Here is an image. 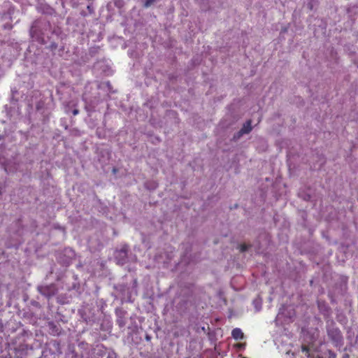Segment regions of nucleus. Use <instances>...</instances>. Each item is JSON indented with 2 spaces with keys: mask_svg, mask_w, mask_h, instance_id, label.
Segmentation results:
<instances>
[{
  "mask_svg": "<svg viewBox=\"0 0 358 358\" xmlns=\"http://www.w3.org/2000/svg\"><path fill=\"white\" fill-rule=\"evenodd\" d=\"M156 0H144L143 6L145 8L150 7L152 4L155 2Z\"/></svg>",
  "mask_w": 358,
  "mask_h": 358,
  "instance_id": "obj_7",
  "label": "nucleus"
},
{
  "mask_svg": "<svg viewBox=\"0 0 358 358\" xmlns=\"http://www.w3.org/2000/svg\"><path fill=\"white\" fill-rule=\"evenodd\" d=\"M236 347L238 349H244L245 347V343H238V344H236Z\"/></svg>",
  "mask_w": 358,
  "mask_h": 358,
  "instance_id": "obj_11",
  "label": "nucleus"
},
{
  "mask_svg": "<svg viewBox=\"0 0 358 358\" xmlns=\"http://www.w3.org/2000/svg\"><path fill=\"white\" fill-rule=\"evenodd\" d=\"M317 358H322V357H317Z\"/></svg>",
  "mask_w": 358,
  "mask_h": 358,
  "instance_id": "obj_15",
  "label": "nucleus"
},
{
  "mask_svg": "<svg viewBox=\"0 0 358 358\" xmlns=\"http://www.w3.org/2000/svg\"><path fill=\"white\" fill-rule=\"evenodd\" d=\"M254 306H255V311L259 312L261 310L262 308V300L259 298H257L253 300L252 302Z\"/></svg>",
  "mask_w": 358,
  "mask_h": 358,
  "instance_id": "obj_6",
  "label": "nucleus"
},
{
  "mask_svg": "<svg viewBox=\"0 0 358 358\" xmlns=\"http://www.w3.org/2000/svg\"><path fill=\"white\" fill-rule=\"evenodd\" d=\"M87 10L89 11L90 13H93V8L91 5H88L87 6Z\"/></svg>",
  "mask_w": 358,
  "mask_h": 358,
  "instance_id": "obj_13",
  "label": "nucleus"
},
{
  "mask_svg": "<svg viewBox=\"0 0 358 358\" xmlns=\"http://www.w3.org/2000/svg\"><path fill=\"white\" fill-rule=\"evenodd\" d=\"M328 337L331 340L336 346L342 344L343 336L341 331L338 328L328 327L327 329Z\"/></svg>",
  "mask_w": 358,
  "mask_h": 358,
  "instance_id": "obj_1",
  "label": "nucleus"
},
{
  "mask_svg": "<svg viewBox=\"0 0 358 358\" xmlns=\"http://www.w3.org/2000/svg\"><path fill=\"white\" fill-rule=\"evenodd\" d=\"M73 115H77L78 113H79V110L78 109H74L73 111Z\"/></svg>",
  "mask_w": 358,
  "mask_h": 358,
  "instance_id": "obj_14",
  "label": "nucleus"
},
{
  "mask_svg": "<svg viewBox=\"0 0 358 358\" xmlns=\"http://www.w3.org/2000/svg\"><path fill=\"white\" fill-rule=\"evenodd\" d=\"M30 35L32 38H34L35 34H36V28L34 25H32L30 29Z\"/></svg>",
  "mask_w": 358,
  "mask_h": 358,
  "instance_id": "obj_9",
  "label": "nucleus"
},
{
  "mask_svg": "<svg viewBox=\"0 0 358 358\" xmlns=\"http://www.w3.org/2000/svg\"><path fill=\"white\" fill-rule=\"evenodd\" d=\"M249 246L248 245H245V244H242L240 245V250L241 252H245L248 250Z\"/></svg>",
  "mask_w": 358,
  "mask_h": 358,
  "instance_id": "obj_10",
  "label": "nucleus"
},
{
  "mask_svg": "<svg viewBox=\"0 0 358 358\" xmlns=\"http://www.w3.org/2000/svg\"><path fill=\"white\" fill-rule=\"evenodd\" d=\"M252 120H248L243 124V127L240 129V131L243 134H248L252 131Z\"/></svg>",
  "mask_w": 358,
  "mask_h": 358,
  "instance_id": "obj_4",
  "label": "nucleus"
},
{
  "mask_svg": "<svg viewBox=\"0 0 358 358\" xmlns=\"http://www.w3.org/2000/svg\"><path fill=\"white\" fill-rule=\"evenodd\" d=\"M38 290L41 294L48 298L54 296L57 292V289L54 284L38 286Z\"/></svg>",
  "mask_w": 358,
  "mask_h": 358,
  "instance_id": "obj_3",
  "label": "nucleus"
},
{
  "mask_svg": "<svg viewBox=\"0 0 358 358\" xmlns=\"http://www.w3.org/2000/svg\"><path fill=\"white\" fill-rule=\"evenodd\" d=\"M231 336L235 340H241L244 338V334L239 328L234 329L231 331Z\"/></svg>",
  "mask_w": 358,
  "mask_h": 358,
  "instance_id": "obj_5",
  "label": "nucleus"
},
{
  "mask_svg": "<svg viewBox=\"0 0 358 358\" xmlns=\"http://www.w3.org/2000/svg\"><path fill=\"white\" fill-rule=\"evenodd\" d=\"M128 250V245H124L120 249L115 251V259L117 264L124 265L127 263Z\"/></svg>",
  "mask_w": 358,
  "mask_h": 358,
  "instance_id": "obj_2",
  "label": "nucleus"
},
{
  "mask_svg": "<svg viewBox=\"0 0 358 358\" xmlns=\"http://www.w3.org/2000/svg\"><path fill=\"white\" fill-rule=\"evenodd\" d=\"M244 134L239 130L237 133L234 134L233 139L236 141L239 139Z\"/></svg>",
  "mask_w": 358,
  "mask_h": 358,
  "instance_id": "obj_8",
  "label": "nucleus"
},
{
  "mask_svg": "<svg viewBox=\"0 0 358 358\" xmlns=\"http://www.w3.org/2000/svg\"><path fill=\"white\" fill-rule=\"evenodd\" d=\"M70 263H71V261L69 259H66V260H65V261L62 262V264L65 265V266L69 265Z\"/></svg>",
  "mask_w": 358,
  "mask_h": 358,
  "instance_id": "obj_12",
  "label": "nucleus"
}]
</instances>
